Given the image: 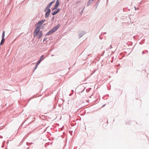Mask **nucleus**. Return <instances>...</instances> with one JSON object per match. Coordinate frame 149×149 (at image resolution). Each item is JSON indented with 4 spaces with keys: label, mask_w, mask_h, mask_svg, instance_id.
<instances>
[{
    "label": "nucleus",
    "mask_w": 149,
    "mask_h": 149,
    "mask_svg": "<svg viewBox=\"0 0 149 149\" xmlns=\"http://www.w3.org/2000/svg\"><path fill=\"white\" fill-rule=\"evenodd\" d=\"M59 0H57L56 2L55 5L53 9V10H55V9H56L57 8L58 6L59 5Z\"/></svg>",
    "instance_id": "39448f33"
},
{
    "label": "nucleus",
    "mask_w": 149,
    "mask_h": 149,
    "mask_svg": "<svg viewBox=\"0 0 149 149\" xmlns=\"http://www.w3.org/2000/svg\"><path fill=\"white\" fill-rule=\"evenodd\" d=\"M45 21V19L42 20L38 22L37 24H39L40 25H41L43 23H44Z\"/></svg>",
    "instance_id": "0eeeda50"
},
{
    "label": "nucleus",
    "mask_w": 149,
    "mask_h": 149,
    "mask_svg": "<svg viewBox=\"0 0 149 149\" xmlns=\"http://www.w3.org/2000/svg\"><path fill=\"white\" fill-rule=\"evenodd\" d=\"M5 35V31H4L2 33V39H4V37Z\"/></svg>",
    "instance_id": "1a4fd4ad"
},
{
    "label": "nucleus",
    "mask_w": 149,
    "mask_h": 149,
    "mask_svg": "<svg viewBox=\"0 0 149 149\" xmlns=\"http://www.w3.org/2000/svg\"><path fill=\"white\" fill-rule=\"evenodd\" d=\"M93 0H90V1H93Z\"/></svg>",
    "instance_id": "4468645a"
},
{
    "label": "nucleus",
    "mask_w": 149,
    "mask_h": 149,
    "mask_svg": "<svg viewBox=\"0 0 149 149\" xmlns=\"http://www.w3.org/2000/svg\"><path fill=\"white\" fill-rule=\"evenodd\" d=\"M46 39H47L46 38H44V39L43 41H44L45 40H46Z\"/></svg>",
    "instance_id": "f8f14e48"
},
{
    "label": "nucleus",
    "mask_w": 149,
    "mask_h": 149,
    "mask_svg": "<svg viewBox=\"0 0 149 149\" xmlns=\"http://www.w3.org/2000/svg\"><path fill=\"white\" fill-rule=\"evenodd\" d=\"M136 8L135 7V10H136Z\"/></svg>",
    "instance_id": "ddd939ff"
},
{
    "label": "nucleus",
    "mask_w": 149,
    "mask_h": 149,
    "mask_svg": "<svg viewBox=\"0 0 149 149\" xmlns=\"http://www.w3.org/2000/svg\"><path fill=\"white\" fill-rule=\"evenodd\" d=\"M55 2V0H54L52 1L48 5V6L45 8V12L48 9V8H49L50 7L52 6V4L54 3Z\"/></svg>",
    "instance_id": "7ed1b4c3"
},
{
    "label": "nucleus",
    "mask_w": 149,
    "mask_h": 149,
    "mask_svg": "<svg viewBox=\"0 0 149 149\" xmlns=\"http://www.w3.org/2000/svg\"><path fill=\"white\" fill-rule=\"evenodd\" d=\"M60 26L59 24L58 25L54 27L51 30L49 31L47 34V35H49L50 34L56 31L58 28Z\"/></svg>",
    "instance_id": "f03ea898"
},
{
    "label": "nucleus",
    "mask_w": 149,
    "mask_h": 149,
    "mask_svg": "<svg viewBox=\"0 0 149 149\" xmlns=\"http://www.w3.org/2000/svg\"><path fill=\"white\" fill-rule=\"evenodd\" d=\"M44 55H42V56H41L40 57V60H41V61L42 60V59L44 57Z\"/></svg>",
    "instance_id": "9b49d317"
},
{
    "label": "nucleus",
    "mask_w": 149,
    "mask_h": 149,
    "mask_svg": "<svg viewBox=\"0 0 149 149\" xmlns=\"http://www.w3.org/2000/svg\"><path fill=\"white\" fill-rule=\"evenodd\" d=\"M60 9L59 8L57 9L56 10L54 11L52 13V15H55L59 11Z\"/></svg>",
    "instance_id": "423d86ee"
},
{
    "label": "nucleus",
    "mask_w": 149,
    "mask_h": 149,
    "mask_svg": "<svg viewBox=\"0 0 149 149\" xmlns=\"http://www.w3.org/2000/svg\"><path fill=\"white\" fill-rule=\"evenodd\" d=\"M46 11H47L45 13V17L46 18H47L49 17L50 13L51 10L49 8H48Z\"/></svg>",
    "instance_id": "20e7f679"
},
{
    "label": "nucleus",
    "mask_w": 149,
    "mask_h": 149,
    "mask_svg": "<svg viewBox=\"0 0 149 149\" xmlns=\"http://www.w3.org/2000/svg\"><path fill=\"white\" fill-rule=\"evenodd\" d=\"M41 60H39L36 63V68H37V67L38 65L41 62Z\"/></svg>",
    "instance_id": "6e6552de"
},
{
    "label": "nucleus",
    "mask_w": 149,
    "mask_h": 149,
    "mask_svg": "<svg viewBox=\"0 0 149 149\" xmlns=\"http://www.w3.org/2000/svg\"><path fill=\"white\" fill-rule=\"evenodd\" d=\"M5 41V39H2V40L1 42L0 45H2L4 43Z\"/></svg>",
    "instance_id": "9d476101"
},
{
    "label": "nucleus",
    "mask_w": 149,
    "mask_h": 149,
    "mask_svg": "<svg viewBox=\"0 0 149 149\" xmlns=\"http://www.w3.org/2000/svg\"><path fill=\"white\" fill-rule=\"evenodd\" d=\"M40 26H37L33 32V36L34 37L37 36L38 38L39 39L42 36V31H40Z\"/></svg>",
    "instance_id": "f257e3e1"
}]
</instances>
